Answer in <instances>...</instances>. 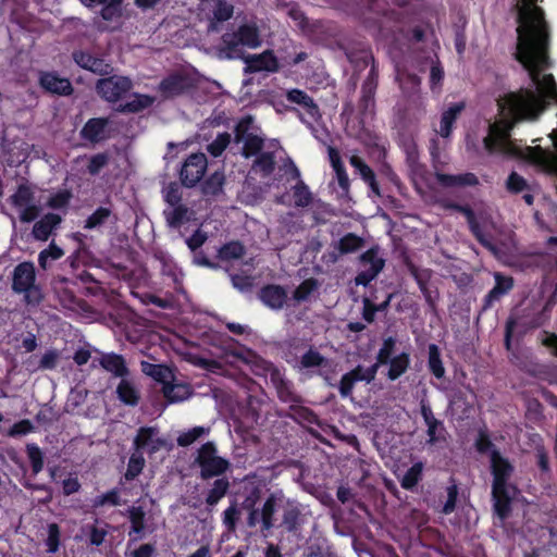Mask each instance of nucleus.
Listing matches in <instances>:
<instances>
[{
	"mask_svg": "<svg viewBox=\"0 0 557 557\" xmlns=\"http://www.w3.org/2000/svg\"><path fill=\"white\" fill-rule=\"evenodd\" d=\"M462 110L463 104L456 103L443 112L438 131L442 137L447 138L450 136L453 124Z\"/></svg>",
	"mask_w": 557,
	"mask_h": 557,
	"instance_id": "35",
	"label": "nucleus"
},
{
	"mask_svg": "<svg viewBox=\"0 0 557 557\" xmlns=\"http://www.w3.org/2000/svg\"><path fill=\"white\" fill-rule=\"evenodd\" d=\"M239 511L235 505H232L224 510L223 523L225 524L228 531H235Z\"/></svg>",
	"mask_w": 557,
	"mask_h": 557,
	"instance_id": "64",
	"label": "nucleus"
},
{
	"mask_svg": "<svg viewBox=\"0 0 557 557\" xmlns=\"http://www.w3.org/2000/svg\"><path fill=\"white\" fill-rule=\"evenodd\" d=\"M59 359H60V354L58 350H55V349L47 350L42 355V357L39 361L38 369L52 370L57 367Z\"/></svg>",
	"mask_w": 557,
	"mask_h": 557,
	"instance_id": "62",
	"label": "nucleus"
},
{
	"mask_svg": "<svg viewBox=\"0 0 557 557\" xmlns=\"http://www.w3.org/2000/svg\"><path fill=\"white\" fill-rule=\"evenodd\" d=\"M162 197L169 206L182 205L183 194L178 183L171 182L162 188Z\"/></svg>",
	"mask_w": 557,
	"mask_h": 557,
	"instance_id": "50",
	"label": "nucleus"
},
{
	"mask_svg": "<svg viewBox=\"0 0 557 557\" xmlns=\"http://www.w3.org/2000/svg\"><path fill=\"white\" fill-rule=\"evenodd\" d=\"M133 87L132 81L126 76L111 75L98 79L97 94L108 102H116L122 99Z\"/></svg>",
	"mask_w": 557,
	"mask_h": 557,
	"instance_id": "8",
	"label": "nucleus"
},
{
	"mask_svg": "<svg viewBox=\"0 0 557 557\" xmlns=\"http://www.w3.org/2000/svg\"><path fill=\"white\" fill-rule=\"evenodd\" d=\"M190 86V79L186 75L174 73L160 82L158 91L163 98L170 99L183 95Z\"/></svg>",
	"mask_w": 557,
	"mask_h": 557,
	"instance_id": "18",
	"label": "nucleus"
},
{
	"mask_svg": "<svg viewBox=\"0 0 557 557\" xmlns=\"http://www.w3.org/2000/svg\"><path fill=\"white\" fill-rule=\"evenodd\" d=\"M34 430L33 423L25 419L12 425V428L8 431V435L11 437L26 435L27 433Z\"/></svg>",
	"mask_w": 557,
	"mask_h": 557,
	"instance_id": "63",
	"label": "nucleus"
},
{
	"mask_svg": "<svg viewBox=\"0 0 557 557\" xmlns=\"http://www.w3.org/2000/svg\"><path fill=\"white\" fill-rule=\"evenodd\" d=\"M36 273L32 262H22L14 268L12 275V290L16 294H24L27 304H39L41 295L35 285Z\"/></svg>",
	"mask_w": 557,
	"mask_h": 557,
	"instance_id": "5",
	"label": "nucleus"
},
{
	"mask_svg": "<svg viewBox=\"0 0 557 557\" xmlns=\"http://www.w3.org/2000/svg\"><path fill=\"white\" fill-rule=\"evenodd\" d=\"M10 202L18 211L21 222L29 223L36 220L40 213V206L36 201L35 191L28 183H22L10 196Z\"/></svg>",
	"mask_w": 557,
	"mask_h": 557,
	"instance_id": "7",
	"label": "nucleus"
},
{
	"mask_svg": "<svg viewBox=\"0 0 557 557\" xmlns=\"http://www.w3.org/2000/svg\"><path fill=\"white\" fill-rule=\"evenodd\" d=\"M111 215V210L108 208H98L85 222L84 227L91 230L101 226Z\"/></svg>",
	"mask_w": 557,
	"mask_h": 557,
	"instance_id": "55",
	"label": "nucleus"
},
{
	"mask_svg": "<svg viewBox=\"0 0 557 557\" xmlns=\"http://www.w3.org/2000/svg\"><path fill=\"white\" fill-rule=\"evenodd\" d=\"M335 244L342 255H347L360 250L364 246V239L355 233H348Z\"/></svg>",
	"mask_w": 557,
	"mask_h": 557,
	"instance_id": "40",
	"label": "nucleus"
},
{
	"mask_svg": "<svg viewBox=\"0 0 557 557\" xmlns=\"http://www.w3.org/2000/svg\"><path fill=\"white\" fill-rule=\"evenodd\" d=\"M286 99L289 102L296 103L301 106L306 112L314 120L321 117V113L319 110L318 104L314 102V100L307 95L304 90L300 89H292L287 91Z\"/></svg>",
	"mask_w": 557,
	"mask_h": 557,
	"instance_id": "23",
	"label": "nucleus"
},
{
	"mask_svg": "<svg viewBox=\"0 0 557 557\" xmlns=\"http://www.w3.org/2000/svg\"><path fill=\"white\" fill-rule=\"evenodd\" d=\"M163 396L171 404L181 403L188 399L191 395V388L184 383H165L162 387Z\"/></svg>",
	"mask_w": 557,
	"mask_h": 557,
	"instance_id": "27",
	"label": "nucleus"
},
{
	"mask_svg": "<svg viewBox=\"0 0 557 557\" xmlns=\"http://www.w3.org/2000/svg\"><path fill=\"white\" fill-rule=\"evenodd\" d=\"M119 399L128 406H136L139 403V392L133 382L123 377L116 387Z\"/></svg>",
	"mask_w": 557,
	"mask_h": 557,
	"instance_id": "31",
	"label": "nucleus"
},
{
	"mask_svg": "<svg viewBox=\"0 0 557 557\" xmlns=\"http://www.w3.org/2000/svg\"><path fill=\"white\" fill-rule=\"evenodd\" d=\"M61 222V218L54 213L46 214L41 220L37 221L33 227V235L36 239L47 240L52 230Z\"/></svg>",
	"mask_w": 557,
	"mask_h": 557,
	"instance_id": "26",
	"label": "nucleus"
},
{
	"mask_svg": "<svg viewBox=\"0 0 557 557\" xmlns=\"http://www.w3.org/2000/svg\"><path fill=\"white\" fill-rule=\"evenodd\" d=\"M109 162L107 153H97L92 156L87 165L88 173L91 175L98 174Z\"/></svg>",
	"mask_w": 557,
	"mask_h": 557,
	"instance_id": "61",
	"label": "nucleus"
},
{
	"mask_svg": "<svg viewBox=\"0 0 557 557\" xmlns=\"http://www.w3.org/2000/svg\"><path fill=\"white\" fill-rule=\"evenodd\" d=\"M535 1L522 0L516 4L519 25L515 58L527 71L531 84L498 98L502 119L488 126V134L483 139L490 153H510L509 133L513 125L522 121H537L550 101L557 100L554 76L544 73L550 66L548 25L543 10L534 5Z\"/></svg>",
	"mask_w": 557,
	"mask_h": 557,
	"instance_id": "1",
	"label": "nucleus"
},
{
	"mask_svg": "<svg viewBox=\"0 0 557 557\" xmlns=\"http://www.w3.org/2000/svg\"><path fill=\"white\" fill-rule=\"evenodd\" d=\"M99 364L111 372L114 376L125 377L128 375L129 371L126 367L125 360L123 356L117 354H103L99 359Z\"/></svg>",
	"mask_w": 557,
	"mask_h": 557,
	"instance_id": "24",
	"label": "nucleus"
},
{
	"mask_svg": "<svg viewBox=\"0 0 557 557\" xmlns=\"http://www.w3.org/2000/svg\"><path fill=\"white\" fill-rule=\"evenodd\" d=\"M329 360L322 356L318 350L310 348L299 359V369H315L329 366Z\"/></svg>",
	"mask_w": 557,
	"mask_h": 557,
	"instance_id": "37",
	"label": "nucleus"
},
{
	"mask_svg": "<svg viewBox=\"0 0 557 557\" xmlns=\"http://www.w3.org/2000/svg\"><path fill=\"white\" fill-rule=\"evenodd\" d=\"M234 141L243 144L242 156L246 159L256 157L251 171L260 173L262 177L270 176L275 169V151L263 150L264 139L253 132V117H242L234 127Z\"/></svg>",
	"mask_w": 557,
	"mask_h": 557,
	"instance_id": "3",
	"label": "nucleus"
},
{
	"mask_svg": "<svg viewBox=\"0 0 557 557\" xmlns=\"http://www.w3.org/2000/svg\"><path fill=\"white\" fill-rule=\"evenodd\" d=\"M395 348H396V338H394L393 336L385 338L382 343L381 348L377 351V355L375 358L376 360L373 363V366L376 367V369L379 370V368L381 366L387 364L391 361V359L394 357L393 355L395 354Z\"/></svg>",
	"mask_w": 557,
	"mask_h": 557,
	"instance_id": "41",
	"label": "nucleus"
},
{
	"mask_svg": "<svg viewBox=\"0 0 557 557\" xmlns=\"http://www.w3.org/2000/svg\"><path fill=\"white\" fill-rule=\"evenodd\" d=\"M207 168L208 160L205 153L198 152L188 156L180 171L182 185L187 188L195 187L205 176Z\"/></svg>",
	"mask_w": 557,
	"mask_h": 557,
	"instance_id": "11",
	"label": "nucleus"
},
{
	"mask_svg": "<svg viewBox=\"0 0 557 557\" xmlns=\"http://www.w3.org/2000/svg\"><path fill=\"white\" fill-rule=\"evenodd\" d=\"M271 380L274 383L278 398L282 401L288 403V401H296V395L290 391L288 382H286L277 370H275L271 374Z\"/></svg>",
	"mask_w": 557,
	"mask_h": 557,
	"instance_id": "44",
	"label": "nucleus"
},
{
	"mask_svg": "<svg viewBox=\"0 0 557 557\" xmlns=\"http://www.w3.org/2000/svg\"><path fill=\"white\" fill-rule=\"evenodd\" d=\"M87 8L102 7L100 14L104 21H113L122 14L123 0H81Z\"/></svg>",
	"mask_w": 557,
	"mask_h": 557,
	"instance_id": "21",
	"label": "nucleus"
},
{
	"mask_svg": "<svg viewBox=\"0 0 557 557\" xmlns=\"http://www.w3.org/2000/svg\"><path fill=\"white\" fill-rule=\"evenodd\" d=\"M305 523V516L300 504L293 499H285L281 505V522L278 528L288 533H297Z\"/></svg>",
	"mask_w": 557,
	"mask_h": 557,
	"instance_id": "12",
	"label": "nucleus"
},
{
	"mask_svg": "<svg viewBox=\"0 0 557 557\" xmlns=\"http://www.w3.org/2000/svg\"><path fill=\"white\" fill-rule=\"evenodd\" d=\"M26 453L32 465L34 474H38L44 468V457L40 448L36 444H27Z\"/></svg>",
	"mask_w": 557,
	"mask_h": 557,
	"instance_id": "53",
	"label": "nucleus"
},
{
	"mask_svg": "<svg viewBox=\"0 0 557 557\" xmlns=\"http://www.w3.org/2000/svg\"><path fill=\"white\" fill-rule=\"evenodd\" d=\"M491 469L493 474L492 497L494 510L500 520H505L509 517L511 502L518 493L516 486L509 483V479L513 473V466L497 449H493L491 454Z\"/></svg>",
	"mask_w": 557,
	"mask_h": 557,
	"instance_id": "4",
	"label": "nucleus"
},
{
	"mask_svg": "<svg viewBox=\"0 0 557 557\" xmlns=\"http://www.w3.org/2000/svg\"><path fill=\"white\" fill-rule=\"evenodd\" d=\"M258 298L265 307L278 311L287 304L288 294L281 285L268 284L260 288Z\"/></svg>",
	"mask_w": 557,
	"mask_h": 557,
	"instance_id": "17",
	"label": "nucleus"
},
{
	"mask_svg": "<svg viewBox=\"0 0 557 557\" xmlns=\"http://www.w3.org/2000/svg\"><path fill=\"white\" fill-rule=\"evenodd\" d=\"M512 287V281H506L505 287H493L488 294L485 296L483 310H487L494 301L499 300V298L509 292Z\"/></svg>",
	"mask_w": 557,
	"mask_h": 557,
	"instance_id": "57",
	"label": "nucleus"
},
{
	"mask_svg": "<svg viewBox=\"0 0 557 557\" xmlns=\"http://www.w3.org/2000/svg\"><path fill=\"white\" fill-rule=\"evenodd\" d=\"M231 282L234 288L242 293L250 292L253 286V277L243 274H230Z\"/></svg>",
	"mask_w": 557,
	"mask_h": 557,
	"instance_id": "59",
	"label": "nucleus"
},
{
	"mask_svg": "<svg viewBox=\"0 0 557 557\" xmlns=\"http://www.w3.org/2000/svg\"><path fill=\"white\" fill-rule=\"evenodd\" d=\"M420 407H421L422 418L424 420V423L428 426L426 433L429 436V443L433 444L437 440V437H436L437 430L443 429V423H442V421L437 420L434 417L432 408L424 399L421 400Z\"/></svg>",
	"mask_w": 557,
	"mask_h": 557,
	"instance_id": "29",
	"label": "nucleus"
},
{
	"mask_svg": "<svg viewBox=\"0 0 557 557\" xmlns=\"http://www.w3.org/2000/svg\"><path fill=\"white\" fill-rule=\"evenodd\" d=\"M210 433V428L206 426H195L190 430L182 432L177 438L176 443L181 447H187L194 444L197 440L201 438L205 435Z\"/></svg>",
	"mask_w": 557,
	"mask_h": 557,
	"instance_id": "43",
	"label": "nucleus"
},
{
	"mask_svg": "<svg viewBox=\"0 0 557 557\" xmlns=\"http://www.w3.org/2000/svg\"><path fill=\"white\" fill-rule=\"evenodd\" d=\"M532 185L517 172H511L506 180V188L511 194L523 193L531 188Z\"/></svg>",
	"mask_w": 557,
	"mask_h": 557,
	"instance_id": "51",
	"label": "nucleus"
},
{
	"mask_svg": "<svg viewBox=\"0 0 557 557\" xmlns=\"http://www.w3.org/2000/svg\"><path fill=\"white\" fill-rule=\"evenodd\" d=\"M376 373L377 369L373 364L367 369L362 366H357L342 376L338 386L341 396L350 397L356 382L366 381L367 383H371L375 379Z\"/></svg>",
	"mask_w": 557,
	"mask_h": 557,
	"instance_id": "15",
	"label": "nucleus"
},
{
	"mask_svg": "<svg viewBox=\"0 0 557 557\" xmlns=\"http://www.w3.org/2000/svg\"><path fill=\"white\" fill-rule=\"evenodd\" d=\"M245 253V246L238 240H232L219 248L218 258L222 261H233L243 258Z\"/></svg>",
	"mask_w": 557,
	"mask_h": 557,
	"instance_id": "33",
	"label": "nucleus"
},
{
	"mask_svg": "<svg viewBox=\"0 0 557 557\" xmlns=\"http://www.w3.org/2000/svg\"><path fill=\"white\" fill-rule=\"evenodd\" d=\"M230 481L226 478H219L213 482L212 487L208 491L206 496V504L209 511L226 495Z\"/></svg>",
	"mask_w": 557,
	"mask_h": 557,
	"instance_id": "30",
	"label": "nucleus"
},
{
	"mask_svg": "<svg viewBox=\"0 0 557 557\" xmlns=\"http://www.w3.org/2000/svg\"><path fill=\"white\" fill-rule=\"evenodd\" d=\"M225 176L223 172L212 173L202 184L201 190L206 197H215L223 190Z\"/></svg>",
	"mask_w": 557,
	"mask_h": 557,
	"instance_id": "38",
	"label": "nucleus"
},
{
	"mask_svg": "<svg viewBox=\"0 0 557 557\" xmlns=\"http://www.w3.org/2000/svg\"><path fill=\"white\" fill-rule=\"evenodd\" d=\"M362 267L361 271L355 277L357 285L367 286L373 281L385 265V260L380 256L379 247H372L359 257Z\"/></svg>",
	"mask_w": 557,
	"mask_h": 557,
	"instance_id": "10",
	"label": "nucleus"
},
{
	"mask_svg": "<svg viewBox=\"0 0 557 557\" xmlns=\"http://www.w3.org/2000/svg\"><path fill=\"white\" fill-rule=\"evenodd\" d=\"M423 463L417 462L410 467L400 480L401 487L413 488L422 478Z\"/></svg>",
	"mask_w": 557,
	"mask_h": 557,
	"instance_id": "49",
	"label": "nucleus"
},
{
	"mask_svg": "<svg viewBox=\"0 0 557 557\" xmlns=\"http://www.w3.org/2000/svg\"><path fill=\"white\" fill-rule=\"evenodd\" d=\"M319 287V282L317 278L310 277L302 281L299 286L294 290L293 298L297 302L306 301L309 299L311 294L315 292Z\"/></svg>",
	"mask_w": 557,
	"mask_h": 557,
	"instance_id": "47",
	"label": "nucleus"
},
{
	"mask_svg": "<svg viewBox=\"0 0 557 557\" xmlns=\"http://www.w3.org/2000/svg\"><path fill=\"white\" fill-rule=\"evenodd\" d=\"M109 120L104 117H94L86 122L81 131V136L90 143H99L107 138L106 131Z\"/></svg>",
	"mask_w": 557,
	"mask_h": 557,
	"instance_id": "20",
	"label": "nucleus"
},
{
	"mask_svg": "<svg viewBox=\"0 0 557 557\" xmlns=\"http://www.w3.org/2000/svg\"><path fill=\"white\" fill-rule=\"evenodd\" d=\"M360 60L362 61L364 66L371 63L370 72L361 87L360 110L362 111L363 114L373 113L375 106L374 96L375 90L377 88V70L375 67L374 59L371 53L366 51L362 52Z\"/></svg>",
	"mask_w": 557,
	"mask_h": 557,
	"instance_id": "9",
	"label": "nucleus"
},
{
	"mask_svg": "<svg viewBox=\"0 0 557 557\" xmlns=\"http://www.w3.org/2000/svg\"><path fill=\"white\" fill-rule=\"evenodd\" d=\"M146 465L143 453L135 451L131 455L127 463L126 472L124 473V479L126 481L135 480L143 471Z\"/></svg>",
	"mask_w": 557,
	"mask_h": 557,
	"instance_id": "42",
	"label": "nucleus"
},
{
	"mask_svg": "<svg viewBox=\"0 0 557 557\" xmlns=\"http://www.w3.org/2000/svg\"><path fill=\"white\" fill-rule=\"evenodd\" d=\"M154 99L147 95L135 94L129 101L119 106L117 111L122 113H136L153 103Z\"/></svg>",
	"mask_w": 557,
	"mask_h": 557,
	"instance_id": "36",
	"label": "nucleus"
},
{
	"mask_svg": "<svg viewBox=\"0 0 557 557\" xmlns=\"http://www.w3.org/2000/svg\"><path fill=\"white\" fill-rule=\"evenodd\" d=\"M135 451L146 450L149 455L159 451L165 446V441L159 436V430L156 426H141L133 441Z\"/></svg>",
	"mask_w": 557,
	"mask_h": 557,
	"instance_id": "14",
	"label": "nucleus"
},
{
	"mask_svg": "<svg viewBox=\"0 0 557 557\" xmlns=\"http://www.w3.org/2000/svg\"><path fill=\"white\" fill-rule=\"evenodd\" d=\"M195 463L200 468V478L208 480L220 476L230 468V461L218 455L213 442H207L200 446L195 458Z\"/></svg>",
	"mask_w": 557,
	"mask_h": 557,
	"instance_id": "6",
	"label": "nucleus"
},
{
	"mask_svg": "<svg viewBox=\"0 0 557 557\" xmlns=\"http://www.w3.org/2000/svg\"><path fill=\"white\" fill-rule=\"evenodd\" d=\"M295 207H308L312 201V193L304 181H298L292 188Z\"/></svg>",
	"mask_w": 557,
	"mask_h": 557,
	"instance_id": "45",
	"label": "nucleus"
},
{
	"mask_svg": "<svg viewBox=\"0 0 557 557\" xmlns=\"http://www.w3.org/2000/svg\"><path fill=\"white\" fill-rule=\"evenodd\" d=\"M121 504L120 493L117 490L113 488L102 495L97 496L94 502V507H102L106 505L110 506H119Z\"/></svg>",
	"mask_w": 557,
	"mask_h": 557,
	"instance_id": "56",
	"label": "nucleus"
},
{
	"mask_svg": "<svg viewBox=\"0 0 557 557\" xmlns=\"http://www.w3.org/2000/svg\"><path fill=\"white\" fill-rule=\"evenodd\" d=\"M39 85L45 91L58 96H70L74 90L70 79L61 77L57 72H41Z\"/></svg>",
	"mask_w": 557,
	"mask_h": 557,
	"instance_id": "16",
	"label": "nucleus"
},
{
	"mask_svg": "<svg viewBox=\"0 0 557 557\" xmlns=\"http://www.w3.org/2000/svg\"><path fill=\"white\" fill-rule=\"evenodd\" d=\"M233 12H234V7L231 3L226 2V1L219 0L215 3V7L213 9V12H212L213 21L210 22V24L208 26V30L216 32L218 26H216L215 22H224V21L230 20L233 15Z\"/></svg>",
	"mask_w": 557,
	"mask_h": 557,
	"instance_id": "39",
	"label": "nucleus"
},
{
	"mask_svg": "<svg viewBox=\"0 0 557 557\" xmlns=\"http://www.w3.org/2000/svg\"><path fill=\"white\" fill-rule=\"evenodd\" d=\"M387 364H389L387 377L391 381H395L408 370L410 366V356L408 352L403 351L394 356Z\"/></svg>",
	"mask_w": 557,
	"mask_h": 557,
	"instance_id": "32",
	"label": "nucleus"
},
{
	"mask_svg": "<svg viewBox=\"0 0 557 557\" xmlns=\"http://www.w3.org/2000/svg\"><path fill=\"white\" fill-rule=\"evenodd\" d=\"M231 143V134L221 133L207 146L208 152L213 157H220Z\"/></svg>",
	"mask_w": 557,
	"mask_h": 557,
	"instance_id": "54",
	"label": "nucleus"
},
{
	"mask_svg": "<svg viewBox=\"0 0 557 557\" xmlns=\"http://www.w3.org/2000/svg\"><path fill=\"white\" fill-rule=\"evenodd\" d=\"M63 256V250L58 247L55 244H50L48 249L42 250L39 253V264L41 268L46 269L48 267V258L51 260H57Z\"/></svg>",
	"mask_w": 557,
	"mask_h": 557,
	"instance_id": "60",
	"label": "nucleus"
},
{
	"mask_svg": "<svg viewBox=\"0 0 557 557\" xmlns=\"http://www.w3.org/2000/svg\"><path fill=\"white\" fill-rule=\"evenodd\" d=\"M405 263L408 272L414 277L420 289H424V286L428 285L431 280L432 271L430 269H421L410 260H406Z\"/></svg>",
	"mask_w": 557,
	"mask_h": 557,
	"instance_id": "52",
	"label": "nucleus"
},
{
	"mask_svg": "<svg viewBox=\"0 0 557 557\" xmlns=\"http://www.w3.org/2000/svg\"><path fill=\"white\" fill-rule=\"evenodd\" d=\"M260 44L258 28L253 25L245 24L239 26L237 30L225 33L220 45L214 47V53L221 60L243 58L246 63L245 72L247 73L277 71L276 58L270 51L244 57V47L257 48Z\"/></svg>",
	"mask_w": 557,
	"mask_h": 557,
	"instance_id": "2",
	"label": "nucleus"
},
{
	"mask_svg": "<svg viewBox=\"0 0 557 557\" xmlns=\"http://www.w3.org/2000/svg\"><path fill=\"white\" fill-rule=\"evenodd\" d=\"M435 176L437 182L445 187L473 186L478 184V177L473 173H463L458 175L436 173Z\"/></svg>",
	"mask_w": 557,
	"mask_h": 557,
	"instance_id": "28",
	"label": "nucleus"
},
{
	"mask_svg": "<svg viewBox=\"0 0 557 557\" xmlns=\"http://www.w3.org/2000/svg\"><path fill=\"white\" fill-rule=\"evenodd\" d=\"M261 498V490L257 486L250 488L242 503V508L248 511L247 525L255 528L259 523V508L257 504Z\"/></svg>",
	"mask_w": 557,
	"mask_h": 557,
	"instance_id": "22",
	"label": "nucleus"
},
{
	"mask_svg": "<svg viewBox=\"0 0 557 557\" xmlns=\"http://www.w3.org/2000/svg\"><path fill=\"white\" fill-rule=\"evenodd\" d=\"M141 370L145 374L153 377L158 382H162L163 384H165L168 377L171 376L170 369L162 364H153L147 361H143Z\"/></svg>",
	"mask_w": 557,
	"mask_h": 557,
	"instance_id": "46",
	"label": "nucleus"
},
{
	"mask_svg": "<svg viewBox=\"0 0 557 557\" xmlns=\"http://www.w3.org/2000/svg\"><path fill=\"white\" fill-rule=\"evenodd\" d=\"M47 552L54 554L59 549L60 545V529L57 523H50L48 525V537L46 540Z\"/></svg>",
	"mask_w": 557,
	"mask_h": 557,
	"instance_id": "58",
	"label": "nucleus"
},
{
	"mask_svg": "<svg viewBox=\"0 0 557 557\" xmlns=\"http://www.w3.org/2000/svg\"><path fill=\"white\" fill-rule=\"evenodd\" d=\"M189 208L182 203L176 206H169L163 211L164 219L166 221V224L171 228H178L181 227L185 222L189 220Z\"/></svg>",
	"mask_w": 557,
	"mask_h": 557,
	"instance_id": "25",
	"label": "nucleus"
},
{
	"mask_svg": "<svg viewBox=\"0 0 557 557\" xmlns=\"http://www.w3.org/2000/svg\"><path fill=\"white\" fill-rule=\"evenodd\" d=\"M127 518L131 522L129 535L133 533L141 535L146 529V511L141 506H131L127 509Z\"/></svg>",
	"mask_w": 557,
	"mask_h": 557,
	"instance_id": "34",
	"label": "nucleus"
},
{
	"mask_svg": "<svg viewBox=\"0 0 557 557\" xmlns=\"http://www.w3.org/2000/svg\"><path fill=\"white\" fill-rule=\"evenodd\" d=\"M73 59L78 66L98 75H110L113 71L110 63L102 58L95 57L85 51H74Z\"/></svg>",
	"mask_w": 557,
	"mask_h": 557,
	"instance_id": "19",
	"label": "nucleus"
},
{
	"mask_svg": "<svg viewBox=\"0 0 557 557\" xmlns=\"http://www.w3.org/2000/svg\"><path fill=\"white\" fill-rule=\"evenodd\" d=\"M429 369L436 376L441 379L445 374V368L443 366L440 349L435 344L429 345Z\"/></svg>",
	"mask_w": 557,
	"mask_h": 557,
	"instance_id": "48",
	"label": "nucleus"
},
{
	"mask_svg": "<svg viewBox=\"0 0 557 557\" xmlns=\"http://www.w3.org/2000/svg\"><path fill=\"white\" fill-rule=\"evenodd\" d=\"M285 498L282 492L271 493L259 508V522L261 523V533L267 536L275 527V513L281 510V505Z\"/></svg>",
	"mask_w": 557,
	"mask_h": 557,
	"instance_id": "13",
	"label": "nucleus"
}]
</instances>
